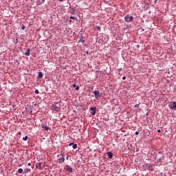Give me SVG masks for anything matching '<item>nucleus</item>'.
Listing matches in <instances>:
<instances>
[{
    "label": "nucleus",
    "mask_w": 176,
    "mask_h": 176,
    "mask_svg": "<svg viewBox=\"0 0 176 176\" xmlns=\"http://www.w3.org/2000/svg\"><path fill=\"white\" fill-rule=\"evenodd\" d=\"M94 94L96 98H97L98 97L100 96V91L96 90L94 91Z\"/></svg>",
    "instance_id": "6e6552de"
},
{
    "label": "nucleus",
    "mask_w": 176,
    "mask_h": 176,
    "mask_svg": "<svg viewBox=\"0 0 176 176\" xmlns=\"http://www.w3.org/2000/svg\"><path fill=\"white\" fill-rule=\"evenodd\" d=\"M160 131H161L160 129H158V130H157V132H158V133H160Z\"/></svg>",
    "instance_id": "cd10ccee"
},
{
    "label": "nucleus",
    "mask_w": 176,
    "mask_h": 176,
    "mask_svg": "<svg viewBox=\"0 0 176 176\" xmlns=\"http://www.w3.org/2000/svg\"><path fill=\"white\" fill-rule=\"evenodd\" d=\"M137 47H140V45H137Z\"/></svg>",
    "instance_id": "7c9ffc66"
},
{
    "label": "nucleus",
    "mask_w": 176,
    "mask_h": 176,
    "mask_svg": "<svg viewBox=\"0 0 176 176\" xmlns=\"http://www.w3.org/2000/svg\"><path fill=\"white\" fill-rule=\"evenodd\" d=\"M60 2H63V1H64V0H58Z\"/></svg>",
    "instance_id": "c756f323"
},
{
    "label": "nucleus",
    "mask_w": 176,
    "mask_h": 176,
    "mask_svg": "<svg viewBox=\"0 0 176 176\" xmlns=\"http://www.w3.org/2000/svg\"><path fill=\"white\" fill-rule=\"evenodd\" d=\"M79 42H82L83 43V42H85V40H82V41L80 40Z\"/></svg>",
    "instance_id": "bb28decb"
},
{
    "label": "nucleus",
    "mask_w": 176,
    "mask_h": 176,
    "mask_svg": "<svg viewBox=\"0 0 176 176\" xmlns=\"http://www.w3.org/2000/svg\"><path fill=\"white\" fill-rule=\"evenodd\" d=\"M66 170L67 171H69V173H72L74 169H72V167L68 166Z\"/></svg>",
    "instance_id": "ddd939ff"
},
{
    "label": "nucleus",
    "mask_w": 176,
    "mask_h": 176,
    "mask_svg": "<svg viewBox=\"0 0 176 176\" xmlns=\"http://www.w3.org/2000/svg\"><path fill=\"white\" fill-rule=\"evenodd\" d=\"M60 156H61V157L58 158V160L59 164H63V163H64L65 162V158H64L65 155L64 153H63Z\"/></svg>",
    "instance_id": "7ed1b4c3"
},
{
    "label": "nucleus",
    "mask_w": 176,
    "mask_h": 176,
    "mask_svg": "<svg viewBox=\"0 0 176 176\" xmlns=\"http://www.w3.org/2000/svg\"><path fill=\"white\" fill-rule=\"evenodd\" d=\"M41 166H42V164L41 163L36 164V168H41Z\"/></svg>",
    "instance_id": "4468645a"
},
{
    "label": "nucleus",
    "mask_w": 176,
    "mask_h": 176,
    "mask_svg": "<svg viewBox=\"0 0 176 176\" xmlns=\"http://www.w3.org/2000/svg\"><path fill=\"white\" fill-rule=\"evenodd\" d=\"M107 156L109 159H112L113 157V153H112V152H108Z\"/></svg>",
    "instance_id": "1a4fd4ad"
},
{
    "label": "nucleus",
    "mask_w": 176,
    "mask_h": 176,
    "mask_svg": "<svg viewBox=\"0 0 176 176\" xmlns=\"http://www.w3.org/2000/svg\"><path fill=\"white\" fill-rule=\"evenodd\" d=\"M38 79H41V78H43V73H42L41 72H39L38 75Z\"/></svg>",
    "instance_id": "9b49d317"
},
{
    "label": "nucleus",
    "mask_w": 176,
    "mask_h": 176,
    "mask_svg": "<svg viewBox=\"0 0 176 176\" xmlns=\"http://www.w3.org/2000/svg\"><path fill=\"white\" fill-rule=\"evenodd\" d=\"M28 166H31V163L28 164Z\"/></svg>",
    "instance_id": "c85d7f7f"
},
{
    "label": "nucleus",
    "mask_w": 176,
    "mask_h": 176,
    "mask_svg": "<svg viewBox=\"0 0 176 176\" xmlns=\"http://www.w3.org/2000/svg\"><path fill=\"white\" fill-rule=\"evenodd\" d=\"M70 19H72L73 20H76V18L75 16H70Z\"/></svg>",
    "instance_id": "aec40b11"
},
{
    "label": "nucleus",
    "mask_w": 176,
    "mask_h": 176,
    "mask_svg": "<svg viewBox=\"0 0 176 176\" xmlns=\"http://www.w3.org/2000/svg\"><path fill=\"white\" fill-rule=\"evenodd\" d=\"M76 148H78V144H74L73 145V149H76Z\"/></svg>",
    "instance_id": "dca6fc26"
},
{
    "label": "nucleus",
    "mask_w": 176,
    "mask_h": 176,
    "mask_svg": "<svg viewBox=\"0 0 176 176\" xmlns=\"http://www.w3.org/2000/svg\"><path fill=\"white\" fill-rule=\"evenodd\" d=\"M138 107H140V104H135V108H138Z\"/></svg>",
    "instance_id": "b1692460"
},
{
    "label": "nucleus",
    "mask_w": 176,
    "mask_h": 176,
    "mask_svg": "<svg viewBox=\"0 0 176 176\" xmlns=\"http://www.w3.org/2000/svg\"><path fill=\"white\" fill-rule=\"evenodd\" d=\"M22 30H24V26L22 28Z\"/></svg>",
    "instance_id": "72a5a7b5"
},
{
    "label": "nucleus",
    "mask_w": 176,
    "mask_h": 176,
    "mask_svg": "<svg viewBox=\"0 0 176 176\" xmlns=\"http://www.w3.org/2000/svg\"><path fill=\"white\" fill-rule=\"evenodd\" d=\"M25 173H26L27 174H28V173H31V169L29 168H25L24 170Z\"/></svg>",
    "instance_id": "2eb2a0df"
},
{
    "label": "nucleus",
    "mask_w": 176,
    "mask_h": 176,
    "mask_svg": "<svg viewBox=\"0 0 176 176\" xmlns=\"http://www.w3.org/2000/svg\"><path fill=\"white\" fill-rule=\"evenodd\" d=\"M86 53H87V54H89V52H87Z\"/></svg>",
    "instance_id": "2f4dec72"
},
{
    "label": "nucleus",
    "mask_w": 176,
    "mask_h": 176,
    "mask_svg": "<svg viewBox=\"0 0 176 176\" xmlns=\"http://www.w3.org/2000/svg\"><path fill=\"white\" fill-rule=\"evenodd\" d=\"M43 3H45V0H38L36 3L37 6H41Z\"/></svg>",
    "instance_id": "0eeeda50"
},
{
    "label": "nucleus",
    "mask_w": 176,
    "mask_h": 176,
    "mask_svg": "<svg viewBox=\"0 0 176 176\" xmlns=\"http://www.w3.org/2000/svg\"><path fill=\"white\" fill-rule=\"evenodd\" d=\"M34 93H35L36 94H39V90L36 89V90L34 91Z\"/></svg>",
    "instance_id": "6ab92c4d"
},
{
    "label": "nucleus",
    "mask_w": 176,
    "mask_h": 176,
    "mask_svg": "<svg viewBox=\"0 0 176 176\" xmlns=\"http://www.w3.org/2000/svg\"><path fill=\"white\" fill-rule=\"evenodd\" d=\"M139 134H140V132H138V131H136V132H135V135H138Z\"/></svg>",
    "instance_id": "393cba45"
},
{
    "label": "nucleus",
    "mask_w": 176,
    "mask_h": 176,
    "mask_svg": "<svg viewBox=\"0 0 176 176\" xmlns=\"http://www.w3.org/2000/svg\"><path fill=\"white\" fill-rule=\"evenodd\" d=\"M23 141H27V140H28V136H25L24 138H23Z\"/></svg>",
    "instance_id": "a211bd4d"
},
{
    "label": "nucleus",
    "mask_w": 176,
    "mask_h": 176,
    "mask_svg": "<svg viewBox=\"0 0 176 176\" xmlns=\"http://www.w3.org/2000/svg\"><path fill=\"white\" fill-rule=\"evenodd\" d=\"M124 20H125V21H127L128 23H130V21H133V16L126 15L124 17Z\"/></svg>",
    "instance_id": "20e7f679"
},
{
    "label": "nucleus",
    "mask_w": 176,
    "mask_h": 176,
    "mask_svg": "<svg viewBox=\"0 0 176 176\" xmlns=\"http://www.w3.org/2000/svg\"><path fill=\"white\" fill-rule=\"evenodd\" d=\"M155 159L157 160H163V154L162 153H158V155H156Z\"/></svg>",
    "instance_id": "39448f33"
},
{
    "label": "nucleus",
    "mask_w": 176,
    "mask_h": 176,
    "mask_svg": "<svg viewBox=\"0 0 176 176\" xmlns=\"http://www.w3.org/2000/svg\"><path fill=\"white\" fill-rule=\"evenodd\" d=\"M31 54V50L30 49H28L26 52L25 53V56H30V54Z\"/></svg>",
    "instance_id": "9d476101"
},
{
    "label": "nucleus",
    "mask_w": 176,
    "mask_h": 176,
    "mask_svg": "<svg viewBox=\"0 0 176 176\" xmlns=\"http://www.w3.org/2000/svg\"><path fill=\"white\" fill-rule=\"evenodd\" d=\"M97 30H98V31H101V28H100V26H98Z\"/></svg>",
    "instance_id": "412c9836"
},
{
    "label": "nucleus",
    "mask_w": 176,
    "mask_h": 176,
    "mask_svg": "<svg viewBox=\"0 0 176 176\" xmlns=\"http://www.w3.org/2000/svg\"><path fill=\"white\" fill-rule=\"evenodd\" d=\"M89 111H92L91 114L92 116H94V115H96V111H97V107H91L89 109Z\"/></svg>",
    "instance_id": "423d86ee"
},
{
    "label": "nucleus",
    "mask_w": 176,
    "mask_h": 176,
    "mask_svg": "<svg viewBox=\"0 0 176 176\" xmlns=\"http://www.w3.org/2000/svg\"><path fill=\"white\" fill-rule=\"evenodd\" d=\"M66 160H68V157H67Z\"/></svg>",
    "instance_id": "c9c22d12"
},
{
    "label": "nucleus",
    "mask_w": 176,
    "mask_h": 176,
    "mask_svg": "<svg viewBox=\"0 0 176 176\" xmlns=\"http://www.w3.org/2000/svg\"><path fill=\"white\" fill-rule=\"evenodd\" d=\"M61 104H63L61 100L54 103L51 107L52 111L55 113H57V112H60V111H61Z\"/></svg>",
    "instance_id": "f257e3e1"
},
{
    "label": "nucleus",
    "mask_w": 176,
    "mask_h": 176,
    "mask_svg": "<svg viewBox=\"0 0 176 176\" xmlns=\"http://www.w3.org/2000/svg\"><path fill=\"white\" fill-rule=\"evenodd\" d=\"M168 107L170 109H174L175 111H176V102L175 101L170 102L168 104Z\"/></svg>",
    "instance_id": "f03ea898"
},
{
    "label": "nucleus",
    "mask_w": 176,
    "mask_h": 176,
    "mask_svg": "<svg viewBox=\"0 0 176 176\" xmlns=\"http://www.w3.org/2000/svg\"><path fill=\"white\" fill-rule=\"evenodd\" d=\"M155 3L157 2V0H155Z\"/></svg>",
    "instance_id": "473e14b6"
},
{
    "label": "nucleus",
    "mask_w": 176,
    "mask_h": 176,
    "mask_svg": "<svg viewBox=\"0 0 176 176\" xmlns=\"http://www.w3.org/2000/svg\"><path fill=\"white\" fill-rule=\"evenodd\" d=\"M125 79H126V76H123V77H122V80H125Z\"/></svg>",
    "instance_id": "a878e982"
},
{
    "label": "nucleus",
    "mask_w": 176,
    "mask_h": 176,
    "mask_svg": "<svg viewBox=\"0 0 176 176\" xmlns=\"http://www.w3.org/2000/svg\"><path fill=\"white\" fill-rule=\"evenodd\" d=\"M42 129H45V130H46V131H47L50 128L49 126H46L45 124H43Z\"/></svg>",
    "instance_id": "f8f14e48"
},
{
    "label": "nucleus",
    "mask_w": 176,
    "mask_h": 176,
    "mask_svg": "<svg viewBox=\"0 0 176 176\" xmlns=\"http://www.w3.org/2000/svg\"><path fill=\"white\" fill-rule=\"evenodd\" d=\"M72 21H71V20L69 21L70 23H71Z\"/></svg>",
    "instance_id": "e433bc0d"
},
{
    "label": "nucleus",
    "mask_w": 176,
    "mask_h": 176,
    "mask_svg": "<svg viewBox=\"0 0 176 176\" xmlns=\"http://www.w3.org/2000/svg\"><path fill=\"white\" fill-rule=\"evenodd\" d=\"M19 134H21V132H19Z\"/></svg>",
    "instance_id": "f704fd0d"
},
{
    "label": "nucleus",
    "mask_w": 176,
    "mask_h": 176,
    "mask_svg": "<svg viewBox=\"0 0 176 176\" xmlns=\"http://www.w3.org/2000/svg\"><path fill=\"white\" fill-rule=\"evenodd\" d=\"M80 87L79 86L76 87V90H79Z\"/></svg>",
    "instance_id": "5701e85b"
},
{
    "label": "nucleus",
    "mask_w": 176,
    "mask_h": 176,
    "mask_svg": "<svg viewBox=\"0 0 176 176\" xmlns=\"http://www.w3.org/2000/svg\"><path fill=\"white\" fill-rule=\"evenodd\" d=\"M18 173H19V174H21L23 173V168L18 169Z\"/></svg>",
    "instance_id": "f3484780"
},
{
    "label": "nucleus",
    "mask_w": 176,
    "mask_h": 176,
    "mask_svg": "<svg viewBox=\"0 0 176 176\" xmlns=\"http://www.w3.org/2000/svg\"><path fill=\"white\" fill-rule=\"evenodd\" d=\"M77 86H76V83H74L73 85H72V87H76Z\"/></svg>",
    "instance_id": "4be33fe9"
}]
</instances>
